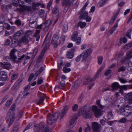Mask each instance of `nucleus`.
I'll return each instance as SVG.
<instances>
[{"mask_svg":"<svg viewBox=\"0 0 132 132\" xmlns=\"http://www.w3.org/2000/svg\"><path fill=\"white\" fill-rule=\"evenodd\" d=\"M87 127L85 128L84 131L85 132H90L91 129L88 124L87 125Z\"/></svg>","mask_w":132,"mask_h":132,"instance_id":"864d4df0","label":"nucleus"},{"mask_svg":"<svg viewBox=\"0 0 132 132\" xmlns=\"http://www.w3.org/2000/svg\"><path fill=\"white\" fill-rule=\"evenodd\" d=\"M19 128V125H17L14 126L11 131V132H17Z\"/></svg>","mask_w":132,"mask_h":132,"instance_id":"ea45409f","label":"nucleus"},{"mask_svg":"<svg viewBox=\"0 0 132 132\" xmlns=\"http://www.w3.org/2000/svg\"><path fill=\"white\" fill-rule=\"evenodd\" d=\"M40 30L37 29L34 35V37L36 38V40L37 41H38L40 39Z\"/></svg>","mask_w":132,"mask_h":132,"instance_id":"aec40b11","label":"nucleus"},{"mask_svg":"<svg viewBox=\"0 0 132 132\" xmlns=\"http://www.w3.org/2000/svg\"><path fill=\"white\" fill-rule=\"evenodd\" d=\"M77 117L76 116L73 117L70 121V125H72L75 124L76 123V121L77 120Z\"/></svg>","mask_w":132,"mask_h":132,"instance_id":"c9c22d12","label":"nucleus"},{"mask_svg":"<svg viewBox=\"0 0 132 132\" xmlns=\"http://www.w3.org/2000/svg\"><path fill=\"white\" fill-rule=\"evenodd\" d=\"M15 108V104L13 105L11 107L9 112L8 113L7 116L9 115H15V113L14 112V110Z\"/></svg>","mask_w":132,"mask_h":132,"instance_id":"412c9836","label":"nucleus"},{"mask_svg":"<svg viewBox=\"0 0 132 132\" xmlns=\"http://www.w3.org/2000/svg\"><path fill=\"white\" fill-rule=\"evenodd\" d=\"M14 116V115L7 116V117H9L10 119V122L8 125V127H9L13 123L15 118Z\"/></svg>","mask_w":132,"mask_h":132,"instance_id":"b1692460","label":"nucleus"},{"mask_svg":"<svg viewBox=\"0 0 132 132\" xmlns=\"http://www.w3.org/2000/svg\"><path fill=\"white\" fill-rule=\"evenodd\" d=\"M71 69L70 68H67L66 67H64L63 69V71L65 73H67L70 72Z\"/></svg>","mask_w":132,"mask_h":132,"instance_id":"603ef678","label":"nucleus"},{"mask_svg":"<svg viewBox=\"0 0 132 132\" xmlns=\"http://www.w3.org/2000/svg\"><path fill=\"white\" fill-rule=\"evenodd\" d=\"M48 34L47 35L46 37L45 38V40L44 42L43 43H45L47 45H48L49 43L50 42V40L49 39H47V38L48 37Z\"/></svg>","mask_w":132,"mask_h":132,"instance_id":"680f3d73","label":"nucleus"},{"mask_svg":"<svg viewBox=\"0 0 132 132\" xmlns=\"http://www.w3.org/2000/svg\"><path fill=\"white\" fill-rule=\"evenodd\" d=\"M89 2V1L87 0L86 2V3H85L84 6L82 7V9H81V12H84V10L86 9V7L88 5V4Z\"/></svg>","mask_w":132,"mask_h":132,"instance_id":"49530a36","label":"nucleus"},{"mask_svg":"<svg viewBox=\"0 0 132 132\" xmlns=\"http://www.w3.org/2000/svg\"><path fill=\"white\" fill-rule=\"evenodd\" d=\"M82 12V14L80 15L79 18L80 19H85L86 17L88 15V13L86 11H84V12Z\"/></svg>","mask_w":132,"mask_h":132,"instance_id":"c756f323","label":"nucleus"},{"mask_svg":"<svg viewBox=\"0 0 132 132\" xmlns=\"http://www.w3.org/2000/svg\"><path fill=\"white\" fill-rule=\"evenodd\" d=\"M60 114V112H58L53 114L52 115L48 116L47 120V123L49 125H51L56 121L58 119Z\"/></svg>","mask_w":132,"mask_h":132,"instance_id":"20e7f679","label":"nucleus"},{"mask_svg":"<svg viewBox=\"0 0 132 132\" xmlns=\"http://www.w3.org/2000/svg\"><path fill=\"white\" fill-rule=\"evenodd\" d=\"M45 98V96H41L40 99L36 103V104L37 105H40L43 103Z\"/></svg>","mask_w":132,"mask_h":132,"instance_id":"58836bf2","label":"nucleus"},{"mask_svg":"<svg viewBox=\"0 0 132 132\" xmlns=\"http://www.w3.org/2000/svg\"><path fill=\"white\" fill-rule=\"evenodd\" d=\"M79 115H82L85 118L90 119L92 116V114L89 109H85L84 108H81L79 111Z\"/></svg>","mask_w":132,"mask_h":132,"instance_id":"7ed1b4c3","label":"nucleus"},{"mask_svg":"<svg viewBox=\"0 0 132 132\" xmlns=\"http://www.w3.org/2000/svg\"><path fill=\"white\" fill-rule=\"evenodd\" d=\"M93 81L92 79L90 77L88 78L84 83V85H87L90 82Z\"/></svg>","mask_w":132,"mask_h":132,"instance_id":"c03bdc74","label":"nucleus"},{"mask_svg":"<svg viewBox=\"0 0 132 132\" xmlns=\"http://www.w3.org/2000/svg\"><path fill=\"white\" fill-rule=\"evenodd\" d=\"M51 21L50 20H48L46 22H45L44 24V31H47L49 27L51 24Z\"/></svg>","mask_w":132,"mask_h":132,"instance_id":"4be33fe9","label":"nucleus"},{"mask_svg":"<svg viewBox=\"0 0 132 132\" xmlns=\"http://www.w3.org/2000/svg\"><path fill=\"white\" fill-rule=\"evenodd\" d=\"M132 46V42H131L128 44L126 45L124 47V49L128 50Z\"/></svg>","mask_w":132,"mask_h":132,"instance_id":"de8ad7c7","label":"nucleus"},{"mask_svg":"<svg viewBox=\"0 0 132 132\" xmlns=\"http://www.w3.org/2000/svg\"><path fill=\"white\" fill-rule=\"evenodd\" d=\"M65 40V36H61L59 40V44L61 45H63L64 42Z\"/></svg>","mask_w":132,"mask_h":132,"instance_id":"a19ab883","label":"nucleus"},{"mask_svg":"<svg viewBox=\"0 0 132 132\" xmlns=\"http://www.w3.org/2000/svg\"><path fill=\"white\" fill-rule=\"evenodd\" d=\"M20 86V85H19V84H17L16 83L12 87V88L14 90H17L19 89Z\"/></svg>","mask_w":132,"mask_h":132,"instance_id":"37998d69","label":"nucleus"},{"mask_svg":"<svg viewBox=\"0 0 132 132\" xmlns=\"http://www.w3.org/2000/svg\"><path fill=\"white\" fill-rule=\"evenodd\" d=\"M119 101H120V103L117 105L115 108L117 113L125 117H128L132 113V106L127 105L123 107L124 104L122 100L120 99L119 101V100L118 102Z\"/></svg>","mask_w":132,"mask_h":132,"instance_id":"f257e3e1","label":"nucleus"},{"mask_svg":"<svg viewBox=\"0 0 132 132\" xmlns=\"http://www.w3.org/2000/svg\"><path fill=\"white\" fill-rule=\"evenodd\" d=\"M8 78V75L7 73L4 71L0 72V80L3 81H6Z\"/></svg>","mask_w":132,"mask_h":132,"instance_id":"ddd939ff","label":"nucleus"},{"mask_svg":"<svg viewBox=\"0 0 132 132\" xmlns=\"http://www.w3.org/2000/svg\"><path fill=\"white\" fill-rule=\"evenodd\" d=\"M96 103L97 105L100 108L103 109L104 106H102L100 103V101L99 100H97L96 102Z\"/></svg>","mask_w":132,"mask_h":132,"instance_id":"0e129e2a","label":"nucleus"},{"mask_svg":"<svg viewBox=\"0 0 132 132\" xmlns=\"http://www.w3.org/2000/svg\"><path fill=\"white\" fill-rule=\"evenodd\" d=\"M86 25V22L80 21L78 23V26L80 27L82 29L84 28Z\"/></svg>","mask_w":132,"mask_h":132,"instance_id":"72a5a7b5","label":"nucleus"},{"mask_svg":"<svg viewBox=\"0 0 132 132\" xmlns=\"http://www.w3.org/2000/svg\"><path fill=\"white\" fill-rule=\"evenodd\" d=\"M52 12L53 14H56L57 15H59V9L58 7L56 6L53 9Z\"/></svg>","mask_w":132,"mask_h":132,"instance_id":"c85d7f7f","label":"nucleus"},{"mask_svg":"<svg viewBox=\"0 0 132 132\" xmlns=\"http://www.w3.org/2000/svg\"><path fill=\"white\" fill-rule=\"evenodd\" d=\"M132 54V51H128L127 53L126 56L125 57L123 62H125L127 60H129Z\"/></svg>","mask_w":132,"mask_h":132,"instance_id":"bb28decb","label":"nucleus"},{"mask_svg":"<svg viewBox=\"0 0 132 132\" xmlns=\"http://www.w3.org/2000/svg\"><path fill=\"white\" fill-rule=\"evenodd\" d=\"M30 84H29L24 88L22 94L24 97H26L29 94V92H28L30 88Z\"/></svg>","mask_w":132,"mask_h":132,"instance_id":"f3484780","label":"nucleus"},{"mask_svg":"<svg viewBox=\"0 0 132 132\" xmlns=\"http://www.w3.org/2000/svg\"><path fill=\"white\" fill-rule=\"evenodd\" d=\"M62 4L63 6H64L65 10L67 11L71 5L75 1L74 0H61Z\"/></svg>","mask_w":132,"mask_h":132,"instance_id":"0eeeda50","label":"nucleus"},{"mask_svg":"<svg viewBox=\"0 0 132 132\" xmlns=\"http://www.w3.org/2000/svg\"><path fill=\"white\" fill-rule=\"evenodd\" d=\"M113 115L111 111H109L107 115V118L108 119H110L113 118Z\"/></svg>","mask_w":132,"mask_h":132,"instance_id":"3c124183","label":"nucleus"},{"mask_svg":"<svg viewBox=\"0 0 132 132\" xmlns=\"http://www.w3.org/2000/svg\"><path fill=\"white\" fill-rule=\"evenodd\" d=\"M105 64H103L102 67L99 69V70L97 71L96 73V76H98L101 73V72L102 69L104 68Z\"/></svg>","mask_w":132,"mask_h":132,"instance_id":"5fc2aeb1","label":"nucleus"},{"mask_svg":"<svg viewBox=\"0 0 132 132\" xmlns=\"http://www.w3.org/2000/svg\"><path fill=\"white\" fill-rule=\"evenodd\" d=\"M65 81H62L59 86H56L55 88H58L59 89H62L64 87L65 85Z\"/></svg>","mask_w":132,"mask_h":132,"instance_id":"a878e982","label":"nucleus"},{"mask_svg":"<svg viewBox=\"0 0 132 132\" xmlns=\"http://www.w3.org/2000/svg\"><path fill=\"white\" fill-rule=\"evenodd\" d=\"M38 51V48H37L36 47L34 49L33 52L32 56H33L34 57L36 56L37 54V53Z\"/></svg>","mask_w":132,"mask_h":132,"instance_id":"338daca9","label":"nucleus"},{"mask_svg":"<svg viewBox=\"0 0 132 132\" xmlns=\"http://www.w3.org/2000/svg\"><path fill=\"white\" fill-rule=\"evenodd\" d=\"M132 30V28H130L127 31L126 34V36L127 37H128L130 39L131 38V37L130 36V32Z\"/></svg>","mask_w":132,"mask_h":132,"instance_id":"8fccbe9b","label":"nucleus"},{"mask_svg":"<svg viewBox=\"0 0 132 132\" xmlns=\"http://www.w3.org/2000/svg\"><path fill=\"white\" fill-rule=\"evenodd\" d=\"M78 35V31H75L74 32L71 37V40L73 41H75L76 40L75 39H76L77 38V37Z\"/></svg>","mask_w":132,"mask_h":132,"instance_id":"cd10ccee","label":"nucleus"},{"mask_svg":"<svg viewBox=\"0 0 132 132\" xmlns=\"http://www.w3.org/2000/svg\"><path fill=\"white\" fill-rule=\"evenodd\" d=\"M75 41L76 42V43L77 45H79L81 43V38L80 37H78L76 39H75Z\"/></svg>","mask_w":132,"mask_h":132,"instance_id":"6e6d98bb","label":"nucleus"},{"mask_svg":"<svg viewBox=\"0 0 132 132\" xmlns=\"http://www.w3.org/2000/svg\"><path fill=\"white\" fill-rule=\"evenodd\" d=\"M47 49V46H46L44 47L42 52L41 55L39 56L38 59L37 60L38 61L40 62L42 60L43 57Z\"/></svg>","mask_w":132,"mask_h":132,"instance_id":"6ab92c4d","label":"nucleus"},{"mask_svg":"<svg viewBox=\"0 0 132 132\" xmlns=\"http://www.w3.org/2000/svg\"><path fill=\"white\" fill-rule=\"evenodd\" d=\"M34 76V74L32 73H31L30 74L29 76V77L28 79V81L29 82H30L32 80V78H33Z\"/></svg>","mask_w":132,"mask_h":132,"instance_id":"774afa93","label":"nucleus"},{"mask_svg":"<svg viewBox=\"0 0 132 132\" xmlns=\"http://www.w3.org/2000/svg\"><path fill=\"white\" fill-rule=\"evenodd\" d=\"M108 0H102L99 2L97 4V6L100 7L106 4L108 2Z\"/></svg>","mask_w":132,"mask_h":132,"instance_id":"393cba45","label":"nucleus"},{"mask_svg":"<svg viewBox=\"0 0 132 132\" xmlns=\"http://www.w3.org/2000/svg\"><path fill=\"white\" fill-rule=\"evenodd\" d=\"M125 98L130 104H132V92L127 94L125 96Z\"/></svg>","mask_w":132,"mask_h":132,"instance_id":"dca6fc26","label":"nucleus"},{"mask_svg":"<svg viewBox=\"0 0 132 132\" xmlns=\"http://www.w3.org/2000/svg\"><path fill=\"white\" fill-rule=\"evenodd\" d=\"M66 56L67 58L71 59L73 57L74 54L72 52H68L67 53Z\"/></svg>","mask_w":132,"mask_h":132,"instance_id":"e433bc0d","label":"nucleus"},{"mask_svg":"<svg viewBox=\"0 0 132 132\" xmlns=\"http://www.w3.org/2000/svg\"><path fill=\"white\" fill-rule=\"evenodd\" d=\"M78 106L77 104H75L72 106V110L74 112L77 111L78 109Z\"/></svg>","mask_w":132,"mask_h":132,"instance_id":"79ce46f5","label":"nucleus"},{"mask_svg":"<svg viewBox=\"0 0 132 132\" xmlns=\"http://www.w3.org/2000/svg\"><path fill=\"white\" fill-rule=\"evenodd\" d=\"M11 67V65L10 63L7 62L4 63H2V67L6 69H9Z\"/></svg>","mask_w":132,"mask_h":132,"instance_id":"5701e85b","label":"nucleus"},{"mask_svg":"<svg viewBox=\"0 0 132 132\" xmlns=\"http://www.w3.org/2000/svg\"><path fill=\"white\" fill-rule=\"evenodd\" d=\"M32 33V31L30 30L27 31L26 32V35H25L26 36L28 37V38H29V36L31 35Z\"/></svg>","mask_w":132,"mask_h":132,"instance_id":"052dcab7","label":"nucleus"},{"mask_svg":"<svg viewBox=\"0 0 132 132\" xmlns=\"http://www.w3.org/2000/svg\"><path fill=\"white\" fill-rule=\"evenodd\" d=\"M28 37L25 36L24 37H21L19 40V44L21 45L22 43L26 44H28Z\"/></svg>","mask_w":132,"mask_h":132,"instance_id":"4468645a","label":"nucleus"},{"mask_svg":"<svg viewBox=\"0 0 132 132\" xmlns=\"http://www.w3.org/2000/svg\"><path fill=\"white\" fill-rule=\"evenodd\" d=\"M34 130V132H49L50 131L49 128L43 122L39 124L35 125Z\"/></svg>","mask_w":132,"mask_h":132,"instance_id":"f03ea898","label":"nucleus"},{"mask_svg":"<svg viewBox=\"0 0 132 132\" xmlns=\"http://www.w3.org/2000/svg\"><path fill=\"white\" fill-rule=\"evenodd\" d=\"M120 87L118 82H115L113 84L112 87L113 89L114 90H116L119 88Z\"/></svg>","mask_w":132,"mask_h":132,"instance_id":"7c9ffc66","label":"nucleus"},{"mask_svg":"<svg viewBox=\"0 0 132 132\" xmlns=\"http://www.w3.org/2000/svg\"><path fill=\"white\" fill-rule=\"evenodd\" d=\"M59 36L57 34H55L54 35L52 38L51 41V43L53 45H54V48H56L58 46L57 41L59 39Z\"/></svg>","mask_w":132,"mask_h":132,"instance_id":"f8f14e48","label":"nucleus"},{"mask_svg":"<svg viewBox=\"0 0 132 132\" xmlns=\"http://www.w3.org/2000/svg\"><path fill=\"white\" fill-rule=\"evenodd\" d=\"M12 100H8L5 104L6 106L7 107H9L12 103Z\"/></svg>","mask_w":132,"mask_h":132,"instance_id":"bf43d9fd","label":"nucleus"},{"mask_svg":"<svg viewBox=\"0 0 132 132\" xmlns=\"http://www.w3.org/2000/svg\"><path fill=\"white\" fill-rule=\"evenodd\" d=\"M125 62H127L126 64L128 65V70L129 71H132V62L130 61L129 60H127Z\"/></svg>","mask_w":132,"mask_h":132,"instance_id":"2f4dec72","label":"nucleus"},{"mask_svg":"<svg viewBox=\"0 0 132 132\" xmlns=\"http://www.w3.org/2000/svg\"><path fill=\"white\" fill-rule=\"evenodd\" d=\"M18 74L17 73L13 74L11 76V81L12 82L13 81L17 79Z\"/></svg>","mask_w":132,"mask_h":132,"instance_id":"a18cd8bd","label":"nucleus"},{"mask_svg":"<svg viewBox=\"0 0 132 132\" xmlns=\"http://www.w3.org/2000/svg\"><path fill=\"white\" fill-rule=\"evenodd\" d=\"M98 63L99 64H101L102 62L103 59V57H98Z\"/></svg>","mask_w":132,"mask_h":132,"instance_id":"e2e57ef3","label":"nucleus"},{"mask_svg":"<svg viewBox=\"0 0 132 132\" xmlns=\"http://www.w3.org/2000/svg\"><path fill=\"white\" fill-rule=\"evenodd\" d=\"M118 22L116 23L114 25V26L112 28L111 30H110L109 32H110V35H111L114 32L116 29L117 28L118 26Z\"/></svg>","mask_w":132,"mask_h":132,"instance_id":"4c0bfd02","label":"nucleus"},{"mask_svg":"<svg viewBox=\"0 0 132 132\" xmlns=\"http://www.w3.org/2000/svg\"><path fill=\"white\" fill-rule=\"evenodd\" d=\"M127 120L125 118H123L119 120L118 122L121 123H124L127 122Z\"/></svg>","mask_w":132,"mask_h":132,"instance_id":"4d7b16f0","label":"nucleus"},{"mask_svg":"<svg viewBox=\"0 0 132 132\" xmlns=\"http://www.w3.org/2000/svg\"><path fill=\"white\" fill-rule=\"evenodd\" d=\"M32 9L31 6L24 5L21 8H20L19 10L24 14H26L28 12L31 11Z\"/></svg>","mask_w":132,"mask_h":132,"instance_id":"1a4fd4ad","label":"nucleus"},{"mask_svg":"<svg viewBox=\"0 0 132 132\" xmlns=\"http://www.w3.org/2000/svg\"><path fill=\"white\" fill-rule=\"evenodd\" d=\"M92 110L95 117L97 118H98L102 115V110L96 106L94 105L92 106Z\"/></svg>","mask_w":132,"mask_h":132,"instance_id":"423d86ee","label":"nucleus"},{"mask_svg":"<svg viewBox=\"0 0 132 132\" xmlns=\"http://www.w3.org/2000/svg\"><path fill=\"white\" fill-rule=\"evenodd\" d=\"M17 51V50L15 48L12 49L11 51L10 56H6L5 58V59L7 61L9 60L13 62L15 61L17 59V57L14 54Z\"/></svg>","mask_w":132,"mask_h":132,"instance_id":"39448f33","label":"nucleus"},{"mask_svg":"<svg viewBox=\"0 0 132 132\" xmlns=\"http://www.w3.org/2000/svg\"><path fill=\"white\" fill-rule=\"evenodd\" d=\"M80 82L79 80H77L74 84V87L75 88H77L79 85Z\"/></svg>","mask_w":132,"mask_h":132,"instance_id":"69168bd1","label":"nucleus"},{"mask_svg":"<svg viewBox=\"0 0 132 132\" xmlns=\"http://www.w3.org/2000/svg\"><path fill=\"white\" fill-rule=\"evenodd\" d=\"M33 17H31L30 19L29 23V26L30 27L34 28H35L36 27V25L37 21L36 20H33L32 19Z\"/></svg>","mask_w":132,"mask_h":132,"instance_id":"2eb2a0df","label":"nucleus"},{"mask_svg":"<svg viewBox=\"0 0 132 132\" xmlns=\"http://www.w3.org/2000/svg\"><path fill=\"white\" fill-rule=\"evenodd\" d=\"M24 34L23 30H20L18 31L13 36V38H14L18 39Z\"/></svg>","mask_w":132,"mask_h":132,"instance_id":"a211bd4d","label":"nucleus"},{"mask_svg":"<svg viewBox=\"0 0 132 132\" xmlns=\"http://www.w3.org/2000/svg\"><path fill=\"white\" fill-rule=\"evenodd\" d=\"M68 29V24L67 22H65L63 24V30L64 32L65 33Z\"/></svg>","mask_w":132,"mask_h":132,"instance_id":"f704fd0d","label":"nucleus"},{"mask_svg":"<svg viewBox=\"0 0 132 132\" xmlns=\"http://www.w3.org/2000/svg\"><path fill=\"white\" fill-rule=\"evenodd\" d=\"M91 52V51L90 50H88L85 51H84L81 54H80L81 57H82V62H84L86 60Z\"/></svg>","mask_w":132,"mask_h":132,"instance_id":"9d476101","label":"nucleus"},{"mask_svg":"<svg viewBox=\"0 0 132 132\" xmlns=\"http://www.w3.org/2000/svg\"><path fill=\"white\" fill-rule=\"evenodd\" d=\"M18 39H15L13 38V39L12 40V42L13 43L18 44L19 45H21L20 44H19V41Z\"/></svg>","mask_w":132,"mask_h":132,"instance_id":"13d9d810","label":"nucleus"},{"mask_svg":"<svg viewBox=\"0 0 132 132\" xmlns=\"http://www.w3.org/2000/svg\"><path fill=\"white\" fill-rule=\"evenodd\" d=\"M113 131V129L112 128L108 127L105 128L104 132H111Z\"/></svg>","mask_w":132,"mask_h":132,"instance_id":"09e8293b","label":"nucleus"},{"mask_svg":"<svg viewBox=\"0 0 132 132\" xmlns=\"http://www.w3.org/2000/svg\"><path fill=\"white\" fill-rule=\"evenodd\" d=\"M124 90H126L128 89H132V85H125L120 86Z\"/></svg>","mask_w":132,"mask_h":132,"instance_id":"473e14b6","label":"nucleus"},{"mask_svg":"<svg viewBox=\"0 0 132 132\" xmlns=\"http://www.w3.org/2000/svg\"><path fill=\"white\" fill-rule=\"evenodd\" d=\"M69 108V106L68 105H66L64 106L63 109L61 112V114L60 117V119H62L64 116L67 113L68 111Z\"/></svg>","mask_w":132,"mask_h":132,"instance_id":"9b49d317","label":"nucleus"},{"mask_svg":"<svg viewBox=\"0 0 132 132\" xmlns=\"http://www.w3.org/2000/svg\"><path fill=\"white\" fill-rule=\"evenodd\" d=\"M92 128L94 132H100L101 127L100 124L94 122L92 123Z\"/></svg>","mask_w":132,"mask_h":132,"instance_id":"6e6552de","label":"nucleus"}]
</instances>
